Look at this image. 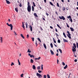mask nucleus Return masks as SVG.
I'll list each match as a JSON object with an SVG mask.
<instances>
[{"instance_id": "3c124183", "label": "nucleus", "mask_w": 78, "mask_h": 78, "mask_svg": "<svg viewBox=\"0 0 78 78\" xmlns=\"http://www.w3.org/2000/svg\"><path fill=\"white\" fill-rule=\"evenodd\" d=\"M62 64L63 66H65V63L64 62H62Z\"/></svg>"}, {"instance_id": "c03bdc74", "label": "nucleus", "mask_w": 78, "mask_h": 78, "mask_svg": "<svg viewBox=\"0 0 78 78\" xmlns=\"http://www.w3.org/2000/svg\"><path fill=\"white\" fill-rule=\"evenodd\" d=\"M38 72H39V73H41L42 72V71H40V70H38Z\"/></svg>"}, {"instance_id": "2f4dec72", "label": "nucleus", "mask_w": 78, "mask_h": 78, "mask_svg": "<svg viewBox=\"0 0 78 78\" xmlns=\"http://www.w3.org/2000/svg\"><path fill=\"white\" fill-rule=\"evenodd\" d=\"M30 62H31V63H33V60L32 59H30Z\"/></svg>"}, {"instance_id": "72a5a7b5", "label": "nucleus", "mask_w": 78, "mask_h": 78, "mask_svg": "<svg viewBox=\"0 0 78 78\" xmlns=\"http://www.w3.org/2000/svg\"><path fill=\"white\" fill-rule=\"evenodd\" d=\"M47 76L48 78H50V75H49L47 74Z\"/></svg>"}, {"instance_id": "ea45409f", "label": "nucleus", "mask_w": 78, "mask_h": 78, "mask_svg": "<svg viewBox=\"0 0 78 78\" xmlns=\"http://www.w3.org/2000/svg\"><path fill=\"white\" fill-rule=\"evenodd\" d=\"M69 20L71 22H73V21H72V18H70V19H69Z\"/></svg>"}, {"instance_id": "c756f323", "label": "nucleus", "mask_w": 78, "mask_h": 78, "mask_svg": "<svg viewBox=\"0 0 78 78\" xmlns=\"http://www.w3.org/2000/svg\"><path fill=\"white\" fill-rule=\"evenodd\" d=\"M50 45L51 48H53V44L52 43Z\"/></svg>"}, {"instance_id": "f03ea898", "label": "nucleus", "mask_w": 78, "mask_h": 78, "mask_svg": "<svg viewBox=\"0 0 78 78\" xmlns=\"http://www.w3.org/2000/svg\"><path fill=\"white\" fill-rule=\"evenodd\" d=\"M6 24L9 26V27H10V30H12V27L13 26L12 24H9L8 23H7Z\"/></svg>"}, {"instance_id": "20e7f679", "label": "nucleus", "mask_w": 78, "mask_h": 78, "mask_svg": "<svg viewBox=\"0 0 78 78\" xmlns=\"http://www.w3.org/2000/svg\"><path fill=\"white\" fill-rule=\"evenodd\" d=\"M36 75L37 76H38L39 77V78H41V77H42V75H41L40 74L37 73Z\"/></svg>"}, {"instance_id": "bf43d9fd", "label": "nucleus", "mask_w": 78, "mask_h": 78, "mask_svg": "<svg viewBox=\"0 0 78 78\" xmlns=\"http://www.w3.org/2000/svg\"><path fill=\"white\" fill-rule=\"evenodd\" d=\"M27 38H28V37H29V35H28V34H27Z\"/></svg>"}, {"instance_id": "cd10ccee", "label": "nucleus", "mask_w": 78, "mask_h": 78, "mask_svg": "<svg viewBox=\"0 0 78 78\" xmlns=\"http://www.w3.org/2000/svg\"><path fill=\"white\" fill-rule=\"evenodd\" d=\"M53 40L54 43H56V41H55V40L54 38H53Z\"/></svg>"}, {"instance_id": "f8f14e48", "label": "nucleus", "mask_w": 78, "mask_h": 78, "mask_svg": "<svg viewBox=\"0 0 78 78\" xmlns=\"http://www.w3.org/2000/svg\"><path fill=\"white\" fill-rule=\"evenodd\" d=\"M34 16H35V17H38V16H37V14H36V13H34Z\"/></svg>"}, {"instance_id": "37998d69", "label": "nucleus", "mask_w": 78, "mask_h": 78, "mask_svg": "<svg viewBox=\"0 0 78 78\" xmlns=\"http://www.w3.org/2000/svg\"><path fill=\"white\" fill-rule=\"evenodd\" d=\"M57 26L58 27V28H59L60 29H61V28L60 27V26L58 24H57Z\"/></svg>"}, {"instance_id": "6e6552de", "label": "nucleus", "mask_w": 78, "mask_h": 78, "mask_svg": "<svg viewBox=\"0 0 78 78\" xmlns=\"http://www.w3.org/2000/svg\"><path fill=\"white\" fill-rule=\"evenodd\" d=\"M50 51L51 55H54V52H53V51L51 50H50Z\"/></svg>"}, {"instance_id": "c9c22d12", "label": "nucleus", "mask_w": 78, "mask_h": 78, "mask_svg": "<svg viewBox=\"0 0 78 78\" xmlns=\"http://www.w3.org/2000/svg\"><path fill=\"white\" fill-rule=\"evenodd\" d=\"M50 4L52 6H53V3L51 2H50Z\"/></svg>"}, {"instance_id": "de8ad7c7", "label": "nucleus", "mask_w": 78, "mask_h": 78, "mask_svg": "<svg viewBox=\"0 0 78 78\" xmlns=\"http://www.w3.org/2000/svg\"><path fill=\"white\" fill-rule=\"evenodd\" d=\"M57 6H58V7H59V4L58 3H57Z\"/></svg>"}, {"instance_id": "e2e57ef3", "label": "nucleus", "mask_w": 78, "mask_h": 78, "mask_svg": "<svg viewBox=\"0 0 78 78\" xmlns=\"http://www.w3.org/2000/svg\"><path fill=\"white\" fill-rule=\"evenodd\" d=\"M42 19H43V20H45V18H44V17H43Z\"/></svg>"}, {"instance_id": "bb28decb", "label": "nucleus", "mask_w": 78, "mask_h": 78, "mask_svg": "<svg viewBox=\"0 0 78 78\" xmlns=\"http://www.w3.org/2000/svg\"><path fill=\"white\" fill-rule=\"evenodd\" d=\"M37 39L38 41H40V42H41V39H40V38H37Z\"/></svg>"}, {"instance_id": "7ed1b4c3", "label": "nucleus", "mask_w": 78, "mask_h": 78, "mask_svg": "<svg viewBox=\"0 0 78 78\" xmlns=\"http://www.w3.org/2000/svg\"><path fill=\"white\" fill-rule=\"evenodd\" d=\"M67 33H68V34H67V36L69 38V39H71L72 38H71V36H71V34H70L69 31H67Z\"/></svg>"}, {"instance_id": "a19ab883", "label": "nucleus", "mask_w": 78, "mask_h": 78, "mask_svg": "<svg viewBox=\"0 0 78 78\" xmlns=\"http://www.w3.org/2000/svg\"><path fill=\"white\" fill-rule=\"evenodd\" d=\"M27 52L28 53H31V51H30V49H28L27 51Z\"/></svg>"}, {"instance_id": "f704fd0d", "label": "nucleus", "mask_w": 78, "mask_h": 78, "mask_svg": "<svg viewBox=\"0 0 78 78\" xmlns=\"http://www.w3.org/2000/svg\"><path fill=\"white\" fill-rule=\"evenodd\" d=\"M65 10H66V8L63 7V11H65Z\"/></svg>"}, {"instance_id": "1a4fd4ad", "label": "nucleus", "mask_w": 78, "mask_h": 78, "mask_svg": "<svg viewBox=\"0 0 78 78\" xmlns=\"http://www.w3.org/2000/svg\"><path fill=\"white\" fill-rule=\"evenodd\" d=\"M5 1H6V2L7 3V4H11V2H9V1H8L7 0H5Z\"/></svg>"}, {"instance_id": "4468645a", "label": "nucleus", "mask_w": 78, "mask_h": 78, "mask_svg": "<svg viewBox=\"0 0 78 78\" xmlns=\"http://www.w3.org/2000/svg\"><path fill=\"white\" fill-rule=\"evenodd\" d=\"M70 29L71 31H74V29L72 27H70Z\"/></svg>"}, {"instance_id": "79ce46f5", "label": "nucleus", "mask_w": 78, "mask_h": 78, "mask_svg": "<svg viewBox=\"0 0 78 78\" xmlns=\"http://www.w3.org/2000/svg\"><path fill=\"white\" fill-rule=\"evenodd\" d=\"M41 67L42 70H43V65H41Z\"/></svg>"}, {"instance_id": "4be33fe9", "label": "nucleus", "mask_w": 78, "mask_h": 78, "mask_svg": "<svg viewBox=\"0 0 78 78\" xmlns=\"http://www.w3.org/2000/svg\"><path fill=\"white\" fill-rule=\"evenodd\" d=\"M15 10L16 11V12H18V9H17V8H15Z\"/></svg>"}, {"instance_id": "39448f33", "label": "nucleus", "mask_w": 78, "mask_h": 78, "mask_svg": "<svg viewBox=\"0 0 78 78\" xmlns=\"http://www.w3.org/2000/svg\"><path fill=\"white\" fill-rule=\"evenodd\" d=\"M0 42L1 44H2V43H3V38L2 37H0Z\"/></svg>"}, {"instance_id": "680f3d73", "label": "nucleus", "mask_w": 78, "mask_h": 78, "mask_svg": "<svg viewBox=\"0 0 78 78\" xmlns=\"http://www.w3.org/2000/svg\"><path fill=\"white\" fill-rule=\"evenodd\" d=\"M75 62H77V59H75V60H74Z\"/></svg>"}, {"instance_id": "0e129e2a", "label": "nucleus", "mask_w": 78, "mask_h": 78, "mask_svg": "<svg viewBox=\"0 0 78 78\" xmlns=\"http://www.w3.org/2000/svg\"><path fill=\"white\" fill-rule=\"evenodd\" d=\"M55 14H57V15L58 14V12H55Z\"/></svg>"}, {"instance_id": "6ab92c4d", "label": "nucleus", "mask_w": 78, "mask_h": 78, "mask_svg": "<svg viewBox=\"0 0 78 78\" xmlns=\"http://www.w3.org/2000/svg\"><path fill=\"white\" fill-rule=\"evenodd\" d=\"M44 47L45 48V49H47V46L45 44H43Z\"/></svg>"}, {"instance_id": "9b49d317", "label": "nucleus", "mask_w": 78, "mask_h": 78, "mask_svg": "<svg viewBox=\"0 0 78 78\" xmlns=\"http://www.w3.org/2000/svg\"><path fill=\"white\" fill-rule=\"evenodd\" d=\"M28 55L29 56H30V58H32V57H33V58H34V57L33 55H31L30 53L28 54Z\"/></svg>"}, {"instance_id": "423d86ee", "label": "nucleus", "mask_w": 78, "mask_h": 78, "mask_svg": "<svg viewBox=\"0 0 78 78\" xmlns=\"http://www.w3.org/2000/svg\"><path fill=\"white\" fill-rule=\"evenodd\" d=\"M59 18L60 19H63V20H65L66 19L65 18V17H64V16H59Z\"/></svg>"}, {"instance_id": "4d7b16f0", "label": "nucleus", "mask_w": 78, "mask_h": 78, "mask_svg": "<svg viewBox=\"0 0 78 78\" xmlns=\"http://www.w3.org/2000/svg\"><path fill=\"white\" fill-rule=\"evenodd\" d=\"M57 64H59V60L58 59L57 60Z\"/></svg>"}, {"instance_id": "338daca9", "label": "nucleus", "mask_w": 78, "mask_h": 78, "mask_svg": "<svg viewBox=\"0 0 78 78\" xmlns=\"http://www.w3.org/2000/svg\"><path fill=\"white\" fill-rule=\"evenodd\" d=\"M8 21L9 22H11V20H10V19H9L8 20Z\"/></svg>"}, {"instance_id": "a18cd8bd", "label": "nucleus", "mask_w": 78, "mask_h": 78, "mask_svg": "<svg viewBox=\"0 0 78 78\" xmlns=\"http://www.w3.org/2000/svg\"><path fill=\"white\" fill-rule=\"evenodd\" d=\"M22 27H23V28L24 29V30H25V26H24V25H22Z\"/></svg>"}, {"instance_id": "8fccbe9b", "label": "nucleus", "mask_w": 78, "mask_h": 78, "mask_svg": "<svg viewBox=\"0 0 78 78\" xmlns=\"http://www.w3.org/2000/svg\"><path fill=\"white\" fill-rule=\"evenodd\" d=\"M14 34L15 35H16V36H17V34H16V32H15V31H14Z\"/></svg>"}, {"instance_id": "5fc2aeb1", "label": "nucleus", "mask_w": 78, "mask_h": 78, "mask_svg": "<svg viewBox=\"0 0 78 78\" xmlns=\"http://www.w3.org/2000/svg\"><path fill=\"white\" fill-rule=\"evenodd\" d=\"M76 45L77 47L78 48V43H76Z\"/></svg>"}, {"instance_id": "49530a36", "label": "nucleus", "mask_w": 78, "mask_h": 78, "mask_svg": "<svg viewBox=\"0 0 78 78\" xmlns=\"http://www.w3.org/2000/svg\"><path fill=\"white\" fill-rule=\"evenodd\" d=\"M66 25L67 26V27H68V28H69V25H68V24H67V23H66Z\"/></svg>"}, {"instance_id": "412c9836", "label": "nucleus", "mask_w": 78, "mask_h": 78, "mask_svg": "<svg viewBox=\"0 0 78 78\" xmlns=\"http://www.w3.org/2000/svg\"><path fill=\"white\" fill-rule=\"evenodd\" d=\"M67 67H68L67 65H66V66H65L64 68V69H67Z\"/></svg>"}, {"instance_id": "69168bd1", "label": "nucleus", "mask_w": 78, "mask_h": 78, "mask_svg": "<svg viewBox=\"0 0 78 78\" xmlns=\"http://www.w3.org/2000/svg\"><path fill=\"white\" fill-rule=\"evenodd\" d=\"M44 2H45V3H46L47 0H44Z\"/></svg>"}, {"instance_id": "09e8293b", "label": "nucleus", "mask_w": 78, "mask_h": 78, "mask_svg": "<svg viewBox=\"0 0 78 78\" xmlns=\"http://www.w3.org/2000/svg\"><path fill=\"white\" fill-rule=\"evenodd\" d=\"M31 39H32V41H34V38H31Z\"/></svg>"}, {"instance_id": "473e14b6", "label": "nucleus", "mask_w": 78, "mask_h": 78, "mask_svg": "<svg viewBox=\"0 0 78 78\" xmlns=\"http://www.w3.org/2000/svg\"><path fill=\"white\" fill-rule=\"evenodd\" d=\"M14 63L12 62L11 64V66H14Z\"/></svg>"}, {"instance_id": "864d4df0", "label": "nucleus", "mask_w": 78, "mask_h": 78, "mask_svg": "<svg viewBox=\"0 0 78 78\" xmlns=\"http://www.w3.org/2000/svg\"><path fill=\"white\" fill-rule=\"evenodd\" d=\"M46 15H47V16H49V14H48V13L46 12Z\"/></svg>"}, {"instance_id": "a211bd4d", "label": "nucleus", "mask_w": 78, "mask_h": 78, "mask_svg": "<svg viewBox=\"0 0 78 78\" xmlns=\"http://www.w3.org/2000/svg\"><path fill=\"white\" fill-rule=\"evenodd\" d=\"M40 59H41V57H38V58H35V59L36 60L37 59V60H39Z\"/></svg>"}, {"instance_id": "7c9ffc66", "label": "nucleus", "mask_w": 78, "mask_h": 78, "mask_svg": "<svg viewBox=\"0 0 78 78\" xmlns=\"http://www.w3.org/2000/svg\"><path fill=\"white\" fill-rule=\"evenodd\" d=\"M37 70H40V69H41V67L38 66L37 67Z\"/></svg>"}, {"instance_id": "603ef678", "label": "nucleus", "mask_w": 78, "mask_h": 78, "mask_svg": "<svg viewBox=\"0 0 78 78\" xmlns=\"http://www.w3.org/2000/svg\"><path fill=\"white\" fill-rule=\"evenodd\" d=\"M23 74H22L21 75V77H23Z\"/></svg>"}, {"instance_id": "e433bc0d", "label": "nucleus", "mask_w": 78, "mask_h": 78, "mask_svg": "<svg viewBox=\"0 0 78 78\" xmlns=\"http://www.w3.org/2000/svg\"><path fill=\"white\" fill-rule=\"evenodd\" d=\"M33 4L34 6H36V5H35V3H34V2H33Z\"/></svg>"}, {"instance_id": "f257e3e1", "label": "nucleus", "mask_w": 78, "mask_h": 78, "mask_svg": "<svg viewBox=\"0 0 78 78\" xmlns=\"http://www.w3.org/2000/svg\"><path fill=\"white\" fill-rule=\"evenodd\" d=\"M30 2H27V11L28 12H31V5H30Z\"/></svg>"}, {"instance_id": "b1692460", "label": "nucleus", "mask_w": 78, "mask_h": 78, "mask_svg": "<svg viewBox=\"0 0 78 78\" xmlns=\"http://www.w3.org/2000/svg\"><path fill=\"white\" fill-rule=\"evenodd\" d=\"M73 45L75 47V48H76V44H75V43H73Z\"/></svg>"}, {"instance_id": "13d9d810", "label": "nucleus", "mask_w": 78, "mask_h": 78, "mask_svg": "<svg viewBox=\"0 0 78 78\" xmlns=\"http://www.w3.org/2000/svg\"><path fill=\"white\" fill-rule=\"evenodd\" d=\"M46 77H47V76L45 75H44V78H46Z\"/></svg>"}, {"instance_id": "ddd939ff", "label": "nucleus", "mask_w": 78, "mask_h": 78, "mask_svg": "<svg viewBox=\"0 0 78 78\" xmlns=\"http://www.w3.org/2000/svg\"><path fill=\"white\" fill-rule=\"evenodd\" d=\"M32 68L33 69L35 70V69H36V66H35V65H33L32 66Z\"/></svg>"}, {"instance_id": "5701e85b", "label": "nucleus", "mask_w": 78, "mask_h": 78, "mask_svg": "<svg viewBox=\"0 0 78 78\" xmlns=\"http://www.w3.org/2000/svg\"><path fill=\"white\" fill-rule=\"evenodd\" d=\"M32 11H34V8L33 6H32Z\"/></svg>"}, {"instance_id": "774afa93", "label": "nucleus", "mask_w": 78, "mask_h": 78, "mask_svg": "<svg viewBox=\"0 0 78 78\" xmlns=\"http://www.w3.org/2000/svg\"><path fill=\"white\" fill-rule=\"evenodd\" d=\"M64 37H66V38L67 37V36H66V35H64Z\"/></svg>"}, {"instance_id": "c85d7f7f", "label": "nucleus", "mask_w": 78, "mask_h": 78, "mask_svg": "<svg viewBox=\"0 0 78 78\" xmlns=\"http://www.w3.org/2000/svg\"><path fill=\"white\" fill-rule=\"evenodd\" d=\"M58 50H59V51L61 53H62V50L61 49H58Z\"/></svg>"}, {"instance_id": "f3484780", "label": "nucleus", "mask_w": 78, "mask_h": 78, "mask_svg": "<svg viewBox=\"0 0 78 78\" xmlns=\"http://www.w3.org/2000/svg\"><path fill=\"white\" fill-rule=\"evenodd\" d=\"M18 65H19V66H20L21 65L20 62V61H19V59H18Z\"/></svg>"}, {"instance_id": "58836bf2", "label": "nucleus", "mask_w": 78, "mask_h": 78, "mask_svg": "<svg viewBox=\"0 0 78 78\" xmlns=\"http://www.w3.org/2000/svg\"><path fill=\"white\" fill-rule=\"evenodd\" d=\"M58 43H61V41L59 39L58 40Z\"/></svg>"}, {"instance_id": "dca6fc26", "label": "nucleus", "mask_w": 78, "mask_h": 78, "mask_svg": "<svg viewBox=\"0 0 78 78\" xmlns=\"http://www.w3.org/2000/svg\"><path fill=\"white\" fill-rule=\"evenodd\" d=\"M73 49L72 50L74 52V51H76V49H75V48L73 47Z\"/></svg>"}, {"instance_id": "9d476101", "label": "nucleus", "mask_w": 78, "mask_h": 78, "mask_svg": "<svg viewBox=\"0 0 78 78\" xmlns=\"http://www.w3.org/2000/svg\"><path fill=\"white\" fill-rule=\"evenodd\" d=\"M57 75L58 76H61V74L60 73H58Z\"/></svg>"}, {"instance_id": "393cba45", "label": "nucleus", "mask_w": 78, "mask_h": 78, "mask_svg": "<svg viewBox=\"0 0 78 78\" xmlns=\"http://www.w3.org/2000/svg\"><path fill=\"white\" fill-rule=\"evenodd\" d=\"M67 18H68V19H71V16H67Z\"/></svg>"}, {"instance_id": "4c0bfd02", "label": "nucleus", "mask_w": 78, "mask_h": 78, "mask_svg": "<svg viewBox=\"0 0 78 78\" xmlns=\"http://www.w3.org/2000/svg\"><path fill=\"white\" fill-rule=\"evenodd\" d=\"M37 41H36L35 44L36 45V47H37Z\"/></svg>"}, {"instance_id": "052dcab7", "label": "nucleus", "mask_w": 78, "mask_h": 78, "mask_svg": "<svg viewBox=\"0 0 78 78\" xmlns=\"http://www.w3.org/2000/svg\"><path fill=\"white\" fill-rule=\"evenodd\" d=\"M50 28H51V29H53V27H51V26H50Z\"/></svg>"}, {"instance_id": "0eeeda50", "label": "nucleus", "mask_w": 78, "mask_h": 78, "mask_svg": "<svg viewBox=\"0 0 78 78\" xmlns=\"http://www.w3.org/2000/svg\"><path fill=\"white\" fill-rule=\"evenodd\" d=\"M63 39L64 42H68V41L67 40H66L64 38H63Z\"/></svg>"}, {"instance_id": "a878e982", "label": "nucleus", "mask_w": 78, "mask_h": 78, "mask_svg": "<svg viewBox=\"0 0 78 78\" xmlns=\"http://www.w3.org/2000/svg\"><path fill=\"white\" fill-rule=\"evenodd\" d=\"M26 28H28V23H26Z\"/></svg>"}, {"instance_id": "6e6d98bb", "label": "nucleus", "mask_w": 78, "mask_h": 78, "mask_svg": "<svg viewBox=\"0 0 78 78\" xmlns=\"http://www.w3.org/2000/svg\"><path fill=\"white\" fill-rule=\"evenodd\" d=\"M19 6H20V7H22V4H21V3H20L19 5Z\"/></svg>"}, {"instance_id": "aec40b11", "label": "nucleus", "mask_w": 78, "mask_h": 78, "mask_svg": "<svg viewBox=\"0 0 78 78\" xmlns=\"http://www.w3.org/2000/svg\"><path fill=\"white\" fill-rule=\"evenodd\" d=\"M20 36L21 37H22L23 38V39H25V37H24L23 36V34H20Z\"/></svg>"}, {"instance_id": "2eb2a0df", "label": "nucleus", "mask_w": 78, "mask_h": 78, "mask_svg": "<svg viewBox=\"0 0 78 78\" xmlns=\"http://www.w3.org/2000/svg\"><path fill=\"white\" fill-rule=\"evenodd\" d=\"M30 26V31H33V27H31V26Z\"/></svg>"}]
</instances>
